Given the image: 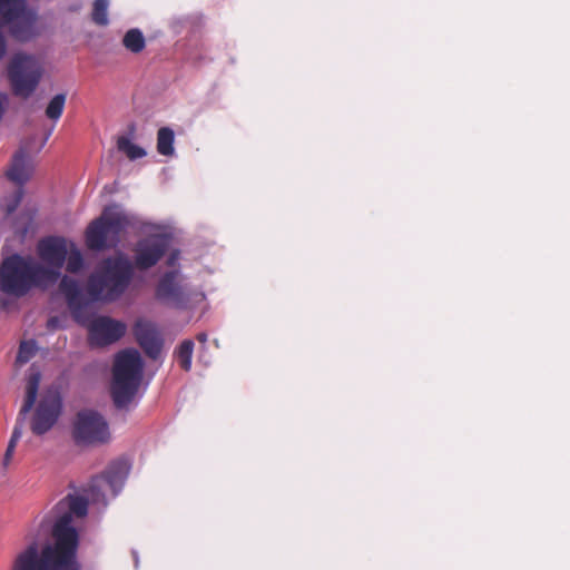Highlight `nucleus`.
<instances>
[{"label": "nucleus", "mask_w": 570, "mask_h": 570, "mask_svg": "<svg viewBox=\"0 0 570 570\" xmlns=\"http://www.w3.org/2000/svg\"><path fill=\"white\" fill-rule=\"evenodd\" d=\"M21 435H22L21 426L16 425L13 431H12V434H11V438H10L9 442H13V443L17 444L18 441L20 440Z\"/></svg>", "instance_id": "obj_29"}, {"label": "nucleus", "mask_w": 570, "mask_h": 570, "mask_svg": "<svg viewBox=\"0 0 570 570\" xmlns=\"http://www.w3.org/2000/svg\"><path fill=\"white\" fill-rule=\"evenodd\" d=\"M174 131L168 127H161L157 132V151L163 156L174 154Z\"/></svg>", "instance_id": "obj_20"}, {"label": "nucleus", "mask_w": 570, "mask_h": 570, "mask_svg": "<svg viewBox=\"0 0 570 570\" xmlns=\"http://www.w3.org/2000/svg\"><path fill=\"white\" fill-rule=\"evenodd\" d=\"M62 409L60 393L57 390H48L40 399L31 420V431L36 435H42L58 421Z\"/></svg>", "instance_id": "obj_9"}, {"label": "nucleus", "mask_w": 570, "mask_h": 570, "mask_svg": "<svg viewBox=\"0 0 570 570\" xmlns=\"http://www.w3.org/2000/svg\"><path fill=\"white\" fill-rule=\"evenodd\" d=\"M144 363L136 350L119 352L114 362L111 396L118 409L131 403L142 379Z\"/></svg>", "instance_id": "obj_5"}, {"label": "nucleus", "mask_w": 570, "mask_h": 570, "mask_svg": "<svg viewBox=\"0 0 570 570\" xmlns=\"http://www.w3.org/2000/svg\"><path fill=\"white\" fill-rule=\"evenodd\" d=\"M71 436L76 445L100 446L111 440L109 424L106 419L95 410H81L77 413L71 429Z\"/></svg>", "instance_id": "obj_7"}, {"label": "nucleus", "mask_w": 570, "mask_h": 570, "mask_svg": "<svg viewBox=\"0 0 570 570\" xmlns=\"http://www.w3.org/2000/svg\"><path fill=\"white\" fill-rule=\"evenodd\" d=\"M176 259H177V254H176V253H173V254L169 256L168 261H167V265H169V266L175 265Z\"/></svg>", "instance_id": "obj_32"}, {"label": "nucleus", "mask_w": 570, "mask_h": 570, "mask_svg": "<svg viewBox=\"0 0 570 570\" xmlns=\"http://www.w3.org/2000/svg\"><path fill=\"white\" fill-rule=\"evenodd\" d=\"M40 380L41 374L38 371L31 372L28 375L26 385V397L20 410V415H26L33 407L37 400Z\"/></svg>", "instance_id": "obj_18"}, {"label": "nucleus", "mask_w": 570, "mask_h": 570, "mask_svg": "<svg viewBox=\"0 0 570 570\" xmlns=\"http://www.w3.org/2000/svg\"><path fill=\"white\" fill-rule=\"evenodd\" d=\"M16 446H17V444L13 442L8 443V446H7L4 456H3V461H2L3 468H8V465L10 464L13 453H14V450H16Z\"/></svg>", "instance_id": "obj_28"}, {"label": "nucleus", "mask_w": 570, "mask_h": 570, "mask_svg": "<svg viewBox=\"0 0 570 570\" xmlns=\"http://www.w3.org/2000/svg\"><path fill=\"white\" fill-rule=\"evenodd\" d=\"M128 474V466L125 462L117 461L101 474L91 479L89 491L94 494L96 490H100L102 483L108 485L114 494H117L118 488L122 485Z\"/></svg>", "instance_id": "obj_16"}, {"label": "nucleus", "mask_w": 570, "mask_h": 570, "mask_svg": "<svg viewBox=\"0 0 570 570\" xmlns=\"http://www.w3.org/2000/svg\"><path fill=\"white\" fill-rule=\"evenodd\" d=\"M197 341L199 343H203L205 344L207 342V334L202 332V333H198L197 336H196Z\"/></svg>", "instance_id": "obj_31"}, {"label": "nucleus", "mask_w": 570, "mask_h": 570, "mask_svg": "<svg viewBox=\"0 0 570 570\" xmlns=\"http://www.w3.org/2000/svg\"><path fill=\"white\" fill-rule=\"evenodd\" d=\"M88 513V500L68 494L52 509L50 541L40 549L36 541L27 546L13 560L11 570H80L78 548L80 542L76 520Z\"/></svg>", "instance_id": "obj_1"}, {"label": "nucleus", "mask_w": 570, "mask_h": 570, "mask_svg": "<svg viewBox=\"0 0 570 570\" xmlns=\"http://www.w3.org/2000/svg\"><path fill=\"white\" fill-rule=\"evenodd\" d=\"M59 279L57 271L13 254L0 264V289L17 297L24 296L31 288L47 289Z\"/></svg>", "instance_id": "obj_2"}, {"label": "nucleus", "mask_w": 570, "mask_h": 570, "mask_svg": "<svg viewBox=\"0 0 570 570\" xmlns=\"http://www.w3.org/2000/svg\"><path fill=\"white\" fill-rule=\"evenodd\" d=\"M134 334L146 355L157 360L161 353L163 342L155 325L148 321L139 320L135 323Z\"/></svg>", "instance_id": "obj_15"}, {"label": "nucleus", "mask_w": 570, "mask_h": 570, "mask_svg": "<svg viewBox=\"0 0 570 570\" xmlns=\"http://www.w3.org/2000/svg\"><path fill=\"white\" fill-rule=\"evenodd\" d=\"M42 73V66L35 56L24 52L13 55L8 65L12 94L28 99L38 88Z\"/></svg>", "instance_id": "obj_6"}, {"label": "nucleus", "mask_w": 570, "mask_h": 570, "mask_svg": "<svg viewBox=\"0 0 570 570\" xmlns=\"http://www.w3.org/2000/svg\"><path fill=\"white\" fill-rule=\"evenodd\" d=\"M168 240L161 235H151L137 242L134 267L146 271L154 267L165 255Z\"/></svg>", "instance_id": "obj_10"}, {"label": "nucleus", "mask_w": 570, "mask_h": 570, "mask_svg": "<svg viewBox=\"0 0 570 570\" xmlns=\"http://www.w3.org/2000/svg\"><path fill=\"white\" fill-rule=\"evenodd\" d=\"M7 101H8L7 96H4V95L0 96V119L4 115Z\"/></svg>", "instance_id": "obj_30"}, {"label": "nucleus", "mask_w": 570, "mask_h": 570, "mask_svg": "<svg viewBox=\"0 0 570 570\" xmlns=\"http://www.w3.org/2000/svg\"><path fill=\"white\" fill-rule=\"evenodd\" d=\"M22 9V0H0L1 20H11Z\"/></svg>", "instance_id": "obj_25"}, {"label": "nucleus", "mask_w": 570, "mask_h": 570, "mask_svg": "<svg viewBox=\"0 0 570 570\" xmlns=\"http://www.w3.org/2000/svg\"><path fill=\"white\" fill-rule=\"evenodd\" d=\"M194 351V342L191 340L183 341L175 351L177 362L180 367L188 372L191 367V357Z\"/></svg>", "instance_id": "obj_21"}, {"label": "nucleus", "mask_w": 570, "mask_h": 570, "mask_svg": "<svg viewBox=\"0 0 570 570\" xmlns=\"http://www.w3.org/2000/svg\"><path fill=\"white\" fill-rule=\"evenodd\" d=\"M55 321H56L55 318H50L48 322V325L50 326Z\"/></svg>", "instance_id": "obj_33"}, {"label": "nucleus", "mask_w": 570, "mask_h": 570, "mask_svg": "<svg viewBox=\"0 0 570 570\" xmlns=\"http://www.w3.org/2000/svg\"><path fill=\"white\" fill-rule=\"evenodd\" d=\"M131 225V216L116 204L108 205L86 228V245L96 252L115 248L120 243L121 235Z\"/></svg>", "instance_id": "obj_4"}, {"label": "nucleus", "mask_w": 570, "mask_h": 570, "mask_svg": "<svg viewBox=\"0 0 570 570\" xmlns=\"http://www.w3.org/2000/svg\"><path fill=\"white\" fill-rule=\"evenodd\" d=\"M36 352H37L36 341H33V340L23 341L20 343L16 362L19 364H26L36 355Z\"/></svg>", "instance_id": "obj_26"}, {"label": "nucleus", "mask_w": 570, "mask_h": 570, "mask_svg": "<svg viewBox=\"0 0 570 570\" xmlns=\"http://www.w3.org/2000/svg\"><path fill=\"white\" fill-rule=\"evenodd\" d=\"M126 325L108 316H98L88 326V341L91 346H107L120 340Z\"/></svg>", "instance_id": "obj_11"}, {"label": "nucleus", "mask_w": 570, "mask_h": 570, "mask_svg": "<svg viewBox=\"0 0 570 570\" xmlns=\"http://www.w3.org/2000/svg\"><path fill=\"white\" fill-rule=\"evenodd\" d=\"M4 24H9V32L13 39L20 42L31 40L37 36L36 23L37 14L31 10H27L22 0V9L11 20H2Z\"/></svg>", "instance_id": "obj_14"}, {"label": "nucleus", "mask_w": 570, "mask_h": 570, "mask_svg": "<svg viewBox=\"0 0 570 570\" xmlns=\"http://www.w3.org/2000/svg\"><path fill=\"white\" fill-rule=\"evenodd\" d=\"M155 297L159 302L178 309L187 307L190 293L183 283V276L179 271L173 269L161 275L155 288Z\"/></svg>", "instance_id": "obj_8"}, {"label": "nucleus", "mask_w": 570, "mask_h": 570, "mask_svg": "<svg viewBox=\"0 0 570 570\" xmlns=\"http://www.w3.org/2000/svg\"><path fill=\"white\" fill-rule=\"evenodd\" d=\"M38 255L48 264L47 267L50 271H57L60 274V269L63 266L68 248L65 238L62 237H47L38 243Z\"/></svg>", "instance_id": "obj_13"}, {"label": "nucleus", "mask_w": 570, "mask_h": 570, "mask_svg": "<svg viewBox=\"0 0 570 570\" xmlns=\"http://www.w3.org/2000/svg\"><path fill=\"white\" fill-rule=\"evenodd\" d=\"M32 166L29 156L23 149L18 150L13 157L9 169L6 175L9 180L19 186L13 195L12 204L8 205V214L13 213L23 197L22 186L30 179Z\"/></svg>", "instance_id": "obj_12"}, {"label": "nucleus", "mask_w": 570, "mask_h": 570, "mask_svg": "<svg viewBox=\"0 0 570 570\" xmlns=\"http://www.w3.org/2000/svg\"><path fill=\"white\" fill-rule=\"evenodd\" d=\"M67 95L66 94H57L52 97L46 108V116L53 121L59 120L61 117L65 105H66Z\"/></svg>", "instance_id": "obj_23"}, {"label": "nucleus", "mask_w": 570, "mask_h": 570, "mask_svg": "<svg viewBox=\"0 0 570 570\" xmlns=\"http://www.w3.org/2000/svg\"><path fill=\"white\" fill-rule=\"evenodd\" d=\"M59 291L65 295L68 306L76 311L82 306V295L79 284L76 279L63 276L59 283Z\"/></svg>", "instance_id": "obj_17"}, {"label": "nucleus", "mask_w": 570, "mask_h": 570, "mask_svg": "<svg viewBox=\"0 0 570 570\" xmlns=\"http://www.w3.org/2000/svg\"><path fill=\"white\" fill-rule=\"evenodd\" d=\"M108 0H95L92 3L91 20L97 24L105 27L109 23Z\"/></svg>", "instance_id": "obj_24"}, {"label": "nucleus", "mask_w": 570, "mask_h": 570, "mask_svg": "<svg viewBox=\"0 0 570 570\" xmlns=\"http://www.w3.org/2000/svg\"><path fill=\"white\" fill-rule=\"evenodd\" d=\"M132 277L134 265L127 256L107 257L88 277L87 292L94 301L115 302L127 291Z\"/></svg>", "instance_id": "obj_3"}, {"label": "nucleus", "mask_w": 570, "mask_h": 570, "mask_svg": "<svg viewBox=\"0 0 570 570\" xmlns=\"http://www.w3.org/2000/svg\"><path fill=\"white\" fill-rule=\"evenodd\" d=\"M124 47L132 53L141 52L146 47V41L142 32L137 29L128 30L122 38Z\"/></svg>", "instance_id": "obj_19"}, {"label": "nucleus", "mask_w": 570, "mask_h": 570, "mask_svg": "<svg viewBox=\"0 0 570 570\" xmlns=\"http://www.w3.org/2000/svg\"><path fill=\"white\" fill-rule=\"evenodd\" d=\"M66 261V268L69 273H78L83 267V257L77 248H73L68 253Z\"/></svg>", "instance_id": "obj_27"}, {"label": "nucleus", "mask_w": 570, "mask_h": 570, "mask_svg": "<svg viewBox=\"0 0 570 570\" xmlns=\"http://www.w3.org/2000/svg\"><path fill=\"white\" fill-rule=\"evenodd\" d=\"M117 148L130 160H136L146 156L145 149L138 145L132 144L128 137H119L117 139Z\"/></svg>", "instance_id": "obj_22"}]
</instances>
